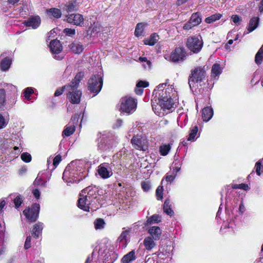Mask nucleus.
I'll list each match as a JSON object with an SVG mask.
<instances>
[{
    "mask_svg": "<svg viewBox=\"0 0 263 263\" xmlns=\"http://www.w3.org/2000/svg\"><path fill=\"white\" fill-rule=\"evenodd\" d=\"M167 82L159 84L153 92L152 106L155 113L159 117H163L172 112L175 108V103L172 98L174 95L172 86H166Z\"/></svg>",
    "mask_w": 263,
    "mask_h": 263,
    "instance_id": "nucleus-1",
    "label": "nucleus"
},
{
    "mask_svg": "<svg viewBox=\"0 0 263 263\" xmlns=\"http://www.w3.org/2000/svg\"><path fill=\"white\" fill-rule=\"evenodd\" d=\"M97 189L92 186H88L83 190L80 194L78 206L87 212H93L99 208V202L97 198Z\"/></svg>",
    "mask_w": 263,
    "mask_h": 263,
    "instance_id": "nucleus-2",
    "label": "nucleus"
},
{
    "mask_svg": "<svg viewBox=\"0 0 263 263\" xmlns=\"http://www.w3.org/2000/svg\"><path fill=\"white\" fill-rule=\"evenodd\" d=\"M79 161H72L65 169L63 174V179L68 185L73 183H77L82 180L85 176L83 172L78 168Z\"/></svg>",
    "mask_w": 263,
    "mask_h": 263,
    "instance_id": "nucleus-3",
    "label": "nucleus"
},
{
    "mask_svg": "<svg viewBox=\"0 0 263 263\" xmlns=\"http://www.w3.org/2000/svg\"><path fill=\"white\" fill-rule=\"evenodd\" d=\"M97 149L100 152L109 150L114 144V136L109 132L104 131L98 135Z\"/></svg>",
    "mask_w": 263,
    "mask_h": 263,
    "instance_id": "nucleus-4",
    "label": "nucleus"
},
{
    "mask_svg": "<svg viewBox=\"0 0 263 263\" xmlns=\"http://www.w3.org/2000/svg\"><path fill=\"white\" fill-rule=\"evenodd\" d=\"M206 72L201 67L195 68L191 71V74L189 79V84L190 88H196L201 86L202 83L205 80Z\"/></svg>",
    "mask_w": 263,
    "mask_h": 263,
    "instance_id": "nucleus-5",
    "label": "nucleus"
},
{
    "mask_svg": "<svg viewBox=\"0 0 263 263\" xmlns=\"http://www.w3.org/2000/svg\"><path fill=\"white\" fill-rule=\"evenodd\" d=\"M103 73L101 70L93 75L88 81V89L92 93L97 95L101 90L103 85Z\"/></svg>",
    "mask_w": 263,
    "mask_h": 263,
    "instance_id": "nucleus-6",
    "label": "nucleus"
},
{
    "mask_svg": "<svg viewBox=\"0 0 263 263\" xmlns=\"http://www.w3.org/2000/svg\"><path fill=\"white\" fill-rule=\"evenodd\" d=\"M120 103V110L127 114L133 113L137 108L136 100L130 97L126 96L122 98Z\"/></svg>",
    "mask_w": 263,
    "mask_h": 263,
    "instance_id": "nucleus-7",
    "label": "nucleus"
},
{
    "mask_svg": "<svg viewBox=\"0 0 263 263\" xmlns=\"http://www.w3.org/2000/svg\"><path fill=\"white\" fill-rule=\"evenodd\" d=\"M78 87L71 85H65L67 91V97L72 104H79L80 102L82 92L78 89Z\"/></svg>",
    "mask_w": 263,
    "mask_h": 263,
    "instance_id": "nucleus-8",
    "label": "nucleus"
},
{
    "mask_svg": "<svg viewBox=\"0 0 263 263\" xmlns=\"http://www.w3.org/2000/svg\"><path fill=\"white\" fill-rule=\"evenodd\" d=\"M186 46L193 53H198L203 46L201 37L200 35H197L189 37L186 41Z\"/></svg>",
    "mask_w": 263,
    "mask_h": 263,
    "instance_id": "nucleus-9",
    "label": "nucleus"
},
{
    "mask_svg": "<svg viewBox=\"0 0 263 263\" xmlns=\"http://www.w3.org/2000/svg\"><path fill=\"white\" fill-rule=\"evenodd\" d=\"M40 206L38 203H34L30 208L26 209L23 211L26 218L31 222L35 221L39 217Z\"/></svg>",
    "mask_w": 263,
    "mask_h": 263,
    "instance_id": "nucleus-10",
    "label": "nucleus"
},
{
    "mask_svg": "<svg viewBox=\"0 0 263 263\" xmlns=\"http://www.w3.org/2000/svg\"><path fill=\"white\" fill-rule=\"evenodd\" d=\"M186 57L185 50L183 48H176L173 51L170 56V60L174 62L183 61Z\"/></svg>",
    "mask_w": 263,
    "mask_h": 263,
    "instance_id": "nucleus-11",
    "label": "nucleus"
},
{
    "mask_svg": "<svg viewBox=\"0 0 263 263\" xmlns=\"http://www.w3.org/2000/svg\"><path fill=\"white\" fill-rule=\"evenodd\" d=\"M131 142L133 147L137 149L144 151L147 149V141L145 138L134 136Z\"/></svg>",
    "mask_w": 263,
    "mask_h": 263,
    "instance_id": "nucleus-12",
    "label": "nucleus"
},
{
    "mask_svg": "<svg viewBox=\"0 0 263 263\" xmlns=\"http://www.w3.org/2000/svg\"><path fill=\"white\" fill-rule=\"evenodd\" d=\"M99 258L104 260L105 263H113L117 259V254L113 251L109 250L102 251L100 249L98 252Z\"/></svg>",
    "mask_w": 263,
    "mask_h": 263,
    "instance_id": "nucleus-13",
    "label": "nucleus"
},
{
    "mask_svg": "<svg viewBox=\"0 0 263 263\" xmlns=\"http://www.w3.org/2000/svg\"><path fill=\"white\" fill-rule=\"evenodd\" d=\"M98 173L100 177L103 179L108 178L112 175L111 169L107 163L100 164L98 167Z\"/></svg>",
    "mask_w": 263,
    "mask_h": 263,
    "instance_id": "nucleus-14",
    "label": "nucleus"
},
{
    "mask_svg": "<svg viewBox=\"0 0 263 263\" xmlns=\"http://www.w3.org/2000/svg\"><path fill=\"white\" fill-rule=\"evenodd\" d=\"M49 48L52 53L54 54H58L63 49V47L60 42L57 40H53L50 42ZM54 58L58 60H61L63 58L62 56H57L56 55H55Z\"/></svg>",
    "mask_w": 263,
    "mask_h": 263,
    "instance_id": "nucleus-15",
    "label": "nucleus"
},
{
    "mask_svg": "<svg viewBox=\"0 0 263 263\" xmlns=\"http://www.w3.org/2000/svg\"><path fill=\"white\" fill-rule=\"evenodd\" d=\"M67 21L69 23L81 26L83 24L84 18L83 15L79 13H72L67 16Z\"/></svg>",
    "mask_w": 263,
    "mask_h": 263,
    "instance_id": "nucleus-16",
    "label": "nucleus"
},
{
    "mask_svg": "<svg viewBox=\"0 0 263 263\" xmlns=\"http://www.w3.org/2000/svg\"><path fill=\"white\" fill-rule=\"evenodd\" d=\"M41 18L38 15L30 16L24 23L27 27H31L32 29H36L41 24Z\"/></svg>",
    "mask_w": 263,
    "mask_h": 263,
    "instance_id": "nucleus-17",
    "label": "nucleus"
},
{
    "mask_svg": "<svg viewBox=\"0 0 263 263\" xmlns=\"http://www.w3.org/2000/svg\"><path fill=\"white\" fill-rule=\"evenodd\" d=\"M44 224L41 222H37L33 225L31 233L33 237L38 238L42 235Z\"/></svg>",
    "mask_w": 263,
    "mask_h": 263,
    "instance_id": "nucleus-18",
    "label": "nucleus"
},
{
    "mask_svg": "<svg viewBox=\"0 0 263 263\" xmlns=\"http://www.w3.org/2000/svg\"><path fill=\"white\" fill-rule=\"evenodd\" d=\"M148 233L155 240H158L160 238L162 231L159 227L153 226L148 229Z\"/></svg>",
    "mask_w": 263,
    "mask_h": 263,
    "instance_id": "nucleus-19",
    "label": "nucleus"
},
{
    "mask_svg": "<svg viewBox=\"0 0 263 263\" xmlns=\"http://www.w3.org/2000/svg\"><path fill=\"white\" fill-rule=\"evenodd\" d=\"M79 3L77 0H70L65 5L63 9L67 12L77 11L79 8Z\"/></svg>",
    "mask_w": 263,
    "mask_h": 263,
    "instance_id": "nucleus-20",
    "label": "nucleus"
},
{
    "mask_svg": "<svg viewBox=\"0 0 263 263\" xmlns=\"http://www.w3.org/2000/svg\"><path fill=\"white\" fill-rule=\"evenodd\" d=\"M222 67L219 64L215 63L212 67L211 77L213 79L217 80L219 76L222 72Z\"/></svg>",
    "mask_w": 263,
    "mask_h": 263,
    "instance_id": "nucleus-21",
    "label": "nucleus"
},
{
    "mask_svg": "<svg viewBox=\"0 0 263 263\" xmlns=\"http://www.w3.org/2000/svg\"><path fill=\"white\" fill-rule=\"evenodd\" d=\"M213 116V109L210 107H204L202 110V117L203 120L205 122L209 121Z\"/></svg>",
    "mask_w": 263,
    "mask_h": 263,
    "instance_id": "nucleus-22",
    "label": "nucleus"
},
{
    "mask_svg": "<svg viewBox=\"0 0 263 263\" xmlns=\"http://www.w3.org/2000/svg\"><path fill=\"white\" fill-rule=\"evenodd\" d=\"M69 47L71 51L76 54L80 53L84 49L83 45L78 42L72 43Z\"/></svg>",
    "mask_w": 263,
    "mask_h": 263,
    "instance_id": "nucleus-23",
    "label": "nucleus"
},
{
    "mask_svg": "<svg viewBox=\"0 0 263 263\" xmlns=\"http://www.w3.org/2000/svg\"><path fill=\"white\" fill-rule=\"evenodd\" d=\"M159 40V35L157 34L154 33L152 34L148 38L144 39L143 42L145 45L153 46L158 42Z\"/></svg>",
    "mask_w": 263,
    "mask_h": 263,
    "instance_id": "nucleus-24",
    "label": "nucleus"
},
{
    "mask_svg": "<svg viewBox=\"0 0 263 263\" xmlns=\"http://www.w3.org/2000/svg\"><path fill=\"white\" fill-rule=\"evenodd\" d=\"M154 240V239L151 236L145 238L143 241V244L147 250L151 251L155 247L156 243Z\"/></svg>",
    "mask_w": 263,
    "mask_h": 263,
    "instance_id": "nucleus-25",
    "label": "nucleus"
},
{
    "mask_svg": "<svg viewBox=\"0 0 263 263\" xmlns=\"http://www.w3.org/2000/svg\"><path fill=\"white\" fill-rule=\"evenodd\" d=\"M259 23V18L258 17H254L252 18L249 23L248 27V32L249 33L254 30L258 26Z\"/></svg>",
    "mask_w": 263,
    "mask_h": 263,
    "instance_id": "nucleus-26",
    "label": "nucleus"
},
{
    "mask_svg": "<svg viewBox=\"0 0 263 263\" xmlns=\"http://www.w3.org/2000/svg\"><path fill=\"white\" fill-rule=\"evenodd\" d=\"M46 12L49 16H52L55 18H59L61 17L62 15L61 10L55 8L47 9Z\"/></svg>",
    "mask_w": 263,
    "mask_h": 263,
    "instance_id": "nucleus-27",
    "label": "nucleus"
},
{
    "mask_svg": "<svg viewBox=\"0 0 263 263\" xmlns=\"http://www.w3.org/2000/svg\"><path fill=\"white\" fill-rule=\"evenodd\" d=\"M11 64V60L8 58H4L0 63V67L4 71H7Z\"/></svg>",
    "mask_w": 263,
    "mask_h": 263,
    "instance_id": "nucleus-28",
    "label": "nucleus"
},
{
    "mask_svg": "<svg viewBox=\"0 0 263 263\" xmlns=\"http://www.w3.org/2000/svg\"><path fill=\"white\" fill-rule=\"evenodd\" d=\"M146 25L147 24L143 22L138 23L135 30V36L139 37L141 35L143 32L144 29Z\"/></svg>",
    "mask_w": 263,
    "mask_h": 263,
    "instance_id": "nucleus-29",
    "label": "nucleus"
},
{
    "mask_svg": "<svg viewBox=\"0 0 263 263\" xmlns=\"http://www.w3.org/2000/svg\"><path fill=\"white\" fill-rule=\"evenodd\" d=\"M160 217L158 215L155 214L148 218L145 223V225L147 226L153 224L158 223V222H160Z\"/></svg>",
    "mask_w": 263,
    "mask_h": 263,
    "instance_id": "nucleus-30",
    "label": "nucleus"
},
{
    "mask_svg": "<svg viewBox=\"0 0 263 263\" xmlns=\"http://www.w3.org/2000/svg\"><path fill=\"white\" fill-rule=\"evenodd\" d=\"M170 202V200L168 199L165 200L163 204V211L166 214L171 216L173 215L174 212L172 210Z\"/></svg>",
    "mask_w": 263,
    "mask_h": 263,
    "instance_id": "nucleus-31",
    "label": "nucleus"
},
{
    "mask_svg": "<svg viewBox=\"0 0 263 263\" xmlns=\"http://www.w3.org/2000/svg\"><path fill=\"white\" fill-rule=\"evenodd\" d=\"M129 232L127 230L123 231L118 239V241L122 244V247H125L127 242V236Z\"/></svg>",
    "mask_w": 263,
    "mask_h": 263,
    "instance_id": "nucleus-32",
    "label": "nucleus"
},
{
    "mask_svg": "<svg viewBox=\"0 0 263 263\" xmlns=\"http://www.w3.org/2000/svg\"><path fill=\"white\" fill-rule=\"evenodd\" d=\"M76 127L74 125H66L63 131L62 136L63 137H68L71 135L75 131Z\"/></svg>",
    "mask_w": 263,
    "mask_h": 263,
    "instance_id": "nucleus-33",
    "label": "nucleus"
},
{
    "mask_svg": "<svg viewBox=\"0 0 263 263\" xmlns=\"http://www.w3.org/2000/svg\"><path fill=\"white\" fill-rule=\"evenodd\" d=\"M135 259V252L132 251L131 252L124 255L122 259V263H130L132 261Z\"/></svg>",
    "mask_w": 263,
    "mask_h": 263,
    "instance_id": "nucleus-34",
    "label": "nucleus"
},
{
    "mask_svg": "<svg viewBox=\"0 0 263 263\" xmlns=\"http://www.w3.org/2000/svg\"><path fill=\"white\" fill-rule=\"evenodd\" d=\"M95 228L96 230H102L106 224L105 221L102 218L96 219L93 222Z\"/></svg>",
    "mask_w": 263,
    "mask_h": 263,
    "instance_id": "nucleus-35",
    "label": "nucleus"
},
{
    "mask_svg": "<svg viewBox=\"0 0 263 263\" xmlns=\"http://www.w3.org/2000/svg\"><path fill=\"white\" fill-rule=\"evenodd\" d=\"M2 86L6 88L7 91L8 93L10 92V95H14L17 91L16 87L11 84L4 83Z\"/></svg>",
    "mask_w": 263,
    "mask_h": 263,
    "instance_id": "nucleus-36",
    "label": "nucleus"
},
{
    "mask_svg": "<svg viewBox=\"0 0 263 263\" xmlns=\"http://www.w3.org/2000/svg\"><path fill=\"white\" fill-rule=\"evenodd\" d=\"M9 122V118L4 114H0V129L5 128Z\"/></svg>",
    "mask_w": 263,
    "mask_h": 263,
    "instance_id": "nucleus-37",
    "label": "nucleus"
},
{
    "mask_svg": "<svg viewBox=\"0 0 263 263\" xmlns=\"http://www.w3.org/2000/svg\"><path fill=\"white\" fill-rule=\"evenodd\" d=\"M190 21L192 23V25L195 26H197L199 25L201 22V18L199 14L197 13H193L190 19Z\"/></svg>",
    "mask_w": 263,
    "mask_h": 263,
    "instance_id": "nucleus-38",
    "label": "nucleus"
},
{
    "mask_svg": "<svg viewBox=\"0 0 263 263\" xmlns=\"http://www.w3.org/2000/svg\"><path fill=\"white\" fill-rule=\"evenodd\" d=\"M222 16V15L220 13H215L206 17L205 19V22L208 24H210L217 20H219Z\"/></svg>",
    "mask_w": 263,
    "mask_h": 263,
    "instance_id": "nucleus-39",
    "label": "nucleus"
},
{
    "mask_svg": "<svg viewBox=\"0 0 263 263\" xmlns=\"http://www.w3.org/2000/svg\"><path fill=\"white\" fill-rule=\"evenodd\" d=\"M139 61L142 63L143 67L144 69H149L152 66V63L148 60L145 57H140Z\"/></svg>",
    "mask_w": 263,
    "mask_h": 263,
    "instance_id": "nucleus-40",
    "label": "nucleus"
},
{
    "mask_svg": "<svg viewBox=\"0 0 263 263\" xmlns=\"http://www.w3.org/2000/svg\"><path fill=\"white\" fill-rule=\"evenodd\" d=\"M171 149V146L170 144H163L159 147V152L161 155L166 156L168 154Z\"/></svg>",
    "mask_w": 263,
    "mask_h": 263,
    "instance_id": "nucleus-41",
    "label": "nucleus"
},
{
    "mask_svg": "<svg viewBox=\"0 0 263 263\" xmlns=\"http://www.w3.org/2000/svg\"><path fill=\"white\" fill-rule=\"evenodd\" d=\"M263 59V46L258 50L256 54L255 61L256 64H260Z\"/></svg>",
    "mask_w": 263,
    "mask_h": 263,
    "instance_id": "nucleus-42",
    "label": "nucleus"
},
{
    "mask_svg": "<svg viewBox=\"0 0 263 263\" xmlns=\"http://www.w3.org/2000/svg\"><path fill=\"white\" fill-rule=\"evenodd\" d=\"M198 130V128L197 126H194L190 132L189 134V136L187 138L188 141H194L195 139V137L197 135V133Z\"/></svg>",
    "mask_w": 263,
    "mask_h": 263,
    "instance_id": "nucleus-43",
    "label": "nucleus"
},
{
    "mask_svg": "<svg viewBox=\"0 0 263 263\" xmlns=\"http://www.w3.org/2000/svg\"><path fill=\"white\" fill-rule=\"evenodd\" d=\"M33 89L31 87H27L24 89V97L28 101L30 100V96L33 93Z\"/></svg>",
    "mask_w": 263,
    "mask_h": 263,
    "instance_id": "nucleus-44",
    "label": "nucleus"
},
{
    "mask_svg": "<svg viewBox=\"0 0 263 263\" xmlns=\"http://www.w3.org/2000/svg\"><path fill=\"white\" fill-rule=\"evenodd\" d=\"M6 91L3 88H0V107L6 104Z\"/></svg>",
    "mask_w": 263,
    "mask_h": 263,
    "instance_id": "nucleus-45",
    "label": "nucleus"
},
{
    "mask_svg": "<svg viewBox=\"0 0 263 263\" xmlns=\"http://www.w3.org/2000/svg\"><path fill=\"white\" fill-rule=\"evenodd\" d=\"M163 188L161 185L159 186L156 191V196L157 199L158 200H162L163 199Z\"/></svg>",
    "mask_w": 263,
    "mask_h": 263,
    "instance_id": "nucleus-46",
    "label": "nucleus"
},
{
    "mask_svg": "<svg viewBox=\"0 0 263 263\" xmlns=\"http://www.w3.org/2000/svg\"><path fill=\"white\" fill-rule=\"evenodd\" d=\"M81 80V73L78 74L75 77L74 79L72 80L71 83L68 85L74 86L76 87H79V83Z\"/></svg>",
    "mask_w": 263,
    "mask_h": 263,
    "instance_id": "nucleus-47",
    "label": "nucleus"
},
{
    "mask_svg": "<svg viewBox=\"0 0 263 263\" xmlns=\"http://www.w3.org/2000/svg\"><path fill=\"white\" fill-rule=\"evenodd\" d=\"M176 177V174L174 172H168L165 176V181L171 183Z\"/></svg>",
    "mask_w": 263,
    "mask_h": 263,
    "instance_id": "nucleus-48",
    "label": "nucleus"
},
{
    "mask_svg": "<svg viewBox=\"0 0 263 263\" xmlns=\"http://www.w3.org/2000/svg\"><path fill=\"white\" fill-rule=\"evenodd\" d=\"M255 168L257 175L258 176H260L263 172V166L261 165V162L260 160L256 163Z\"/></svg>",
    "mask_w": 263,
    "mask_h": 263,
    "instance_id": "nucleus-49",
    "label": "nucleus"
},
{
    "mask_svg": "<svg viewBox=\"0 0 263 263\" xmlns=\"http://www.w3.org/2000/svg\"><path fill=\"white\" fill-rule=\"evenodd\" d=\"M232 188L233 189H242L245 191H247L249 189L248 185L245 183L233 184Z\"/></svg>",
    "mask_w": 263,
    "mask_h": 263,
    "instance_id": "nucleus-50",
    "label": "nucleus"
},
{
    "mask_svg": "<svg viewBox=\"0 0 263 263\" xmlns=\"http://www.w3.org/2000/svg\"><path fill=\"white\" fill-rule=\"evenodd\" d=\"M14 203L16 209H18L22 203L23 200L21 195H17L14 199Z\"/></svg>",
    "mask_w": 263,
    "mask_h": 263,
    "instance_id": "nucleus-51",
    "label": "nucleus"
},
{
    "mask_svg": "<svg viewBox=\"0 0 263 263\" xmlns=\"http://www.w3.org/2000/svg\"><path fill=\"white\" fill-rule=\"evenodd\" d=\"M21 158L22 160L26 163L30 162L31 161V156L28 153H23L21 155Z\"/></svg>",
    "mask_w": 263,
    "mask_h": 263,
    "instance_id": "nucleus-52",
    "label": "nucleus"
},
{
    "mask_svg": "<svg viewBox=\"0 0 263 263\" xmlns=\"http://www.w3.org/2000/svg\"><path fill=\"white\" fill-rule=\"evenodd\" d=\"M141 186L144 192H148L151 189V183L148 181L142 182Z\"/></svg>",
    "mask_w": 263,
    "mask_h": 263,
    "instance_id": "nucleus-53",
    "label": "nucleus"
},
{
    "mask_svg": "<svg viewBox=\"0 0 263 263\" xmlns=\"http://www.w3.org/2000/svg\"><path fill=\"white\" fill-rule=\"evenodd\" d=\"M101 30V26L98 23H95L92 27L91 32L93 33H98L100 32Z\"/></svg>",
    "mask_w": 263,
    "mask_h": 263,
    "instance_id": "nucleus-54",
    "label": "nucleus"
},
{
    "mask_svg": "<svg viewBox=\"0 0 263 263\" xmlns=\"http://www.w3.org/2000/svg\"><path fill=\"white\" fill-rule=\"evenodd\" d=\"M32 238L31 236H28L27 237L26 241L25 242L24 244V248L25 249L27 250L30 248L31 246V241Z\"/></svg>",
    "mask_w": 263,
    "mask_h": 263,
    "instance_id": "nucleus-55",
    "label": "nucleus"
},
{
    "mask_svg": "<svg viewBox=\"0 0 263 263\" xmlns=\"http://www.w3.org/2000/svg\"><path fill=\"white\" fill-rule=\"evenodd\" d=\"M64 33H65L66 35L68 36H72L74 35L76 33L75 30L70 28H65L64 31Z\"/></svg>",
    "mask_w": 263,
    "mask_h": 263,
    "instance_id": "nucleus-56",
    "label": "nucleus"
},
{
    "mask_svg": "<svg viewBox=\"0 0 263 263\" xmlns=\"http://www.w3.org/2000/svg\"><path fill=\"white\" fill-rule=\"evenodd\" d=\"M148 86V83L145 81H140L136 85L137 87L145 88Z\"/></svg>",
    "mask_w": 263,
    "mask_h": 263,
    "instance_id": "nucleus-57",
    "label": "nucleus"
},
{
    "mask_svg": "<svg viewBox=\"0 0 263 263\" xmlns=\"http://www.w3.org/2000/svg\"><path fill=\"white\" fill-rule=\"evenodd\" d=\"M61 161V156L60 155L56 156L53 160V164L55 166H57Z\"/></svg>",
    "mask_w": 263,
    "mask_h": 263,
    "instance_id": "nucleus-58",
    "label": "nucleus"
},
{
    "mask_svg": "<svg viewBox=\"0 0 263 263\" xmlns=\"http://www.w3.org/2000/svg\"><path fill=\"white\" fill-rule=\"evenodd\" d=\"M232 19L233 20V22L237 25L239 24L241 21V17L237 15H232Z\"/></svg>",
    "mask_w": 263,
    "mask_h": 263,
    "instance_id": "nucleus-59",
    "label": "nucleus"
},
{
    "mask_svg": "<svg viewBox=\"0 0 263 263\" xmlns=\"http://www.w3.org/2000/svg\"><path fill=\"white\" fill-rule=\"evenodd\" d=\"M34 183L39 185L46 186V182L43 181L41 178H39L38 177L35 179Z\"/></svg>",
    "mask_w": 263,
    "mask_h": 263,
    "instance_id": "nucleus-60",
    "label": "nucleus"
},
{
    "mask_svg": "<svg viewBox=\"0 0 263 263\" xmlns=\"http://www.w3.org/2000/svg\"><path fill=\"white\" fill-rule=\"evenodd\" d=\"M194 26H195L192 25V23L189 20L187 23H186L184 25L183 28L185 30H189V29H191L192 27H193Z\"/></svg>",
    "mask_w": 263,
    "mask_h": 263,
    "instance_id": "nucleus-61",
    "label": "nucleus"
},
{
    "mask_svg": "<svg viewBox=\"0 0 263 263\" xmlns=\"http://www.w3.org/2000/svg\"><path fill=\"white\" fill-rule=\"evenodd\" d=\"M64 89H65V88H64V86L62 88L57 89L54 92V96L58 97L62 95L64 91Z\"/></svg>",
    "mask_w": 263,
    "mask_h": 263,
    "instance_id": "nucleus-62",
    "label": "nucleus"
},
{
    "mask_svg": "<svg viewBox=\"0 0 263 263\" xmlns=\"http://www.w3.org/2000/svg\"><path fill=\"white\" fill-rule=\"evenodd\" d=\"M32 193L35 198H36V199H39L40 197V192L39 190H33L32 191Z\"/></svg>",
    "mask_w": 263,
    "mask_h": 263,
    "instance_id": "nucleus-63",
    "label": "nucleus"
},
{
    "mask_svg": "<svg viewBox=\"0 0 263 263\" xmlns=\"http://www.w3.org/2000/svg\"><path fill=\"white\" fill-rule=\"evenodd\" d=\"M27 171V169L26 167H22L18 171V174L22 176L26 173Z\"/></svg>",
    "mask_w": 263,
    "mask_h": 263,
    "instance_id": "nucleus-64",
    "label": "nucleus"
}]
</instances>
